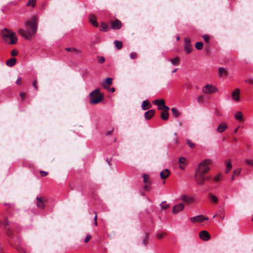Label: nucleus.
Here are the masks:
<instances>
[{"label":"nucleus","mask_w":253,"mask_h":253,"mask_svg":"<svg viewBox=\"0 0 253 253\" xmlns=\"http://www.w3.org/2000/svg\"><path fill=\"white\" fill-rule=\"evenodd\" d=\"M212 163L211 159H205L199 163L195 174V180L199 185H204L206 181L210 179V177L206 176L205 174L210 171V166Z\"/></svg>","instance_id":"f257e3e1"},{"label":"nucleus","mask_w":253,"mask_h":253,"mask_svg":"<svg viewBox=\"0 0 253 253\" xmlns=\"http://www.w3.org/2000/svg\"><path fill=\"white\" fill-rule=\"evenodd\" d=\"M38 26V19L37 17L34 16L31 19L28 20L25 24V28L29 30L20 29L18 30L19 34L26 40H31L37 33Z\"/></svg>","instance_id":"f03ea898"},{"label":"nucleus","mask_w":253,"mask_h":253,"mask_svg":"<svg viewBox=\"0 0 253 253\" xmlns=\"http://www.w3.org/2000/svg\"><path fill=\"white\" fill-rule=\"evenodd\" d=\"M1 36L3 39L7 43L13 44H15L17 42V38L14 32L10 30L5 28L1 31Z\"/></svg>","instance_id":"7ed1b4c3"},{"label":"nucleus","mask_w":253,"mask_h":253,"mask_svg":"<svg viewBox=\"0 0 253 253\" xmlns=\"http://www.w3.org/2000/svg\"><path fill=\"white\" fill-rule=\"evenodd\" d=\"M89 102L91 104H96L101 101L104 97L102 94L99 93V89L97 88L90 92Z\"/></svg>","instance_id":"20e7f679"},{"label":"nucleus","mask_w":253,"mask_h":253,"mask_svg":"<svg viewBox=\"0 0 253 253\" xmlns=\"http://www.w3.org/2000/svg\"><path fill=\"white\" fill-rule=\"evenodd\" d=\"M202 91L206 94H211L217 92L218 89L211 84H207L203 87Z\"/></svg>","instance_id":"39448f33"},{"label":"nucleus","mask_w":253,"mask_h":253,"mask_svg":"<svg viewBox=\"0 0 253 253\" xmlns=\"http://www.w3.org/2000/svg\"><path fill=\"white\" fill-rule=\"evenodd\" d=\"M110 24L111 25V28L114 30H119L122 27V23L121 21L117 19L111 21Z\"/></svg>","instance_id":"423d86ee"},{"label":"nucleus","mask_w":253,"mask_h":253,"mask_svg":"<svg viewBox=\"0 0 253 253\" xmlns=\"http://www.w3.org/2000/svg\"><path fill=\"white\" fill-rule=\"evenodd\" d=\"M240 90L238 88L234 89L231 93L232 99L235 102L240 101Z\"/></svg>","instance_id":"0eeeda50"},{"label":"nucleus","mask_w":253,"mask_h":253,"mask_svg":"<svg viewBox=\"0 0 253 253\" xmlns=\"http://www.w3.org/2000/svg\"><path fill=\"white\" fill-rule=\"evenodd\" d=\"M199 237L204 241H207L211 238L210 233L206 230H202L199 233Z\"/></svg>","instance_id":"6e6552de"},{"label":"nucleus","mask_w":253,"mask_h":253,"mask_svg":"<svg viewBox=\"0 0 253 253\" xmlns=\"http://www.w3.org/2000/svg\"><path fill=\"white\" fill-rule=\"evenodd\" d=\"M208 217H204L202 215H198L197 216L192 217L190 218L191 221L192 222H202L206 220H208Z\"/></svg>","instance_id":"1a4fd4ad"},{"label":"nucleus","mask_w":253,"mask_h":253,"mask_svg":"<svg viewBox=\"0 0 253 253\" xmlns=\"http://www.w3.org/2000/svg\"><path fill=\"white\" fill-rule=\"evenodd\" d=\"M164 110L161 113V118L162 120H167L169 117V107L168 106H164Z\"/></svg>","instance_id":"9d476101"},{"label":"nucleus","mask_w":253,"mask_h":253,"mask_svg":"<svg viewBox=\"0 0 253 253\" xmlns=\"http://www.w3.org/2000/svg\"><path fill=\"white\" fill-rule=\"evenodd\" d=\"M153 103L154 104L158 105V109L163 110L164 109V106H167L165 105V101L163 99H158L154 101Z\"/></svg>","instance_id":"9b49d317"},{"label":"nucleus","mask_w":253,"mask_h":253,"mask_svg":"<svg viewBox=\"0 0 253 253\" xmlns=\"http://www.w3.org/2000/svg\"><path fill=\"white\" fill-rule=\"evenodd\" d=\"M184 208V205L183 203H179L173 206L172 208V212L176 214L179 211H182Z\"/></svg>","instance_id":"f8f14e48"},{"label":"nucleus","mask_w":253,"mask_h":253,"mask_svg":"<svg viewBox=\"0 0 253 253\" xmlns=\"http://www.w3.org/2000/svg\"><path fill=\"white\" fill-rule=\"evenodd\" d=\"M181 200L187 204H191L195 201V199L193 197L187 195H183L181 197Z\"/></svg>","instance_id":"ddd939ff"},{"label":"nucleus","mask_w":253,"mask_h":253,"mask_svg":"<svg viewBox=\"0 0 253 253\" xmlns=\"http://www.w3.org/2000/svg\"><path fill=\"white\" fill-rule=\"evenodd\" d=\"M112 84V79L111 78H107L105 80L102 82V85L105 89L109 88V86Z\"/></svg>","instance_id":"4468645a"},{"label":"nucleus","mask_w":253,"mask_h":253,"mask_svg":"<svg viewBox=\"0 0 253 253\" xmlns=\"http://www.w3.org/2000/svg\"><path fill=\"white\" fill-rule=\"evenodd\" d=\"M178 164L180 169H184L187 164L186 159L184 157L179 158L178 159Z\"/></svg>","instance_id":"2eb2a0df"},{"label":"nucleus","mask_w":253,"mask_h":253,"mask_svg":"<svg viewBox=\"0 0 253 253\" xmlns=\"http://www.w3.org/2000/svg\"><path fill=\"white\" fill-rule=\"evenodd\" d=\"M37 207L41 209L42 210H43L45 207V205L44 203L43 200L41 198L39 197H37Z\"/></svg>","instance_id":"dca6fc26"},{"label":"nucleus","mask_w":253,"mask_h":253,"mask_svg":"<svg viewBox=\"0 0 253 253\" xmlns=\"http://www.w3.org/2000/svg\"><path fill=\"white\" fill-rule=\"evenodd\" d=\"M228 128L227 124L225 123H222L220 124L217 128V131L219 133H222L224 131Z\"/></svg>","instance_id":"f3484780"},{"label":"nucleus","mask_w":253,"mask_h":253,"mask_svg":"<svg viewBox=\"0 0 253 253\" xmlns=\"http://www.w3.org/2000/svg\"><path fill=\"white\" fill-rule=\"evenodd\" d=\"M228 75V71L225 68L219 67L218 68V76L219 77H227Z\"/></svg>","instance_id":"a211bd4d"},{"label":"nucleus","mask_w":253,"mask_h":253,"mask_svg":"<svg viewBox=\"0 0 253 253\" xmlns=\"http://www.w3.org/2000/svg\"><path fill=\"white\" fill-rule=\"evenodd\" d=\"M170 174L168 169H165L162 170L160 173V177L162 179H164L168 177Z\"/></svg>","instance_id":"6ab92c4d"},{"label":"nucleus","mask_w":253,"mask_h":253,"mask_svg":"<svg viewBox=\"0 0 253 253\" xmlns=\"http://www.w3.org/2000/svg\"><path fill=\"white\" fill-rule=\"evenodd\" d=\"M155 111L154 109L150 110L145 113V118L146 120L150 119L155 114Z\"/></svg>","instance_id":"aec40b11"},{"label":"nucleus","mask_w":253,"mask_h":253,"mask_svg":"<svg viewBox=\"0 0 253 253\" xmlns=\"http://www.w3.org/2000/svg\"><path fill=\"white\" fill-rule=\"evenodd\" d=\"M110 29L109 26L108 24L105 23L104 22H101L99 27V30L101 31L106 32L108 31Z\"/></svg>","instance_id":"412c9836"},{"label":"nucleus","mask_w":253,"mask_h":253,"mask_svg":"<svg viewBox=\"0 0 253 253\" xmlns=\"http://www.w3.org/2000/svg\"><path fill=\"white\" fill-rule=\"evenodd\" d=\"M89 20L94 27H97L98 26V22H97L96 17L94 15H90L89 16Z\"/></svg>","instance_id":"4be33fe9"},{"label":"nucleus","mask_w":253,"mask_h":253,"mask_svg":"<svg viewBox=\"0 0 253 253\" xmlns=\"http://www.w3.org/2000/svg\"><path fill=\"white\" fill-rule=\"evenodd\" d=\"M151 107V104H150L148 100H146L145 101H144L143 102H142V104L141 105V107H142V109L143 110H145L147 109H149L150 108V107Z\"/></svg>","instance_id":"5701e85b"},{"label":"nucleus","mask_w":253,"mask_h":253,"mask_svg":"<svg viewBox=\"0 0 253 253\" xmlns=\"http://www.w3.org/2000/svg\"><path fill=\"white\" fill-rule=\"evenodd\" d=\"M16 63V59L15 58H12L7 60L6 64L9 67H12L15 65Z\"/></svg>","instance_id":"b1692460"},{"label":"nucleus","mask_w":253,"mask_h":253,"mask_svg":"<svg viewBox=\"0 0 253 253\" xmlns=\"http://www.w3.org/2000/svg\"><path fill=\"white\" fill-rule=\"evenodd\" d=\"M65 50L67 51L74 52L77 54H79L82 52V51L80 49L76 48L67 47L65 48Z\"/></svg>","instance_id":"393cba45"},{"label":"nucleus","mask_w":253,"mask_h":253,"mask_svg":"<svg viewBox=\"0 0 253 253\" xmlns=\"http://www.w3.org/2000/svg\"><path fill=\"white\" fill-rule=\"evenodd\" d=\"M172 115L175 117L177 118L180 116V113L178 109L176 108H172L171 109Z\"/></svg>","instance_id":"a878e982"},{"label":"nucleus","mask_w":253,"mask_h":253,"mask_svg":"<svg viewBox=\"0 0 253 253\" xmlns=\"http://www.w3.org/2000/svg\"><path fill=\"white\" fill-rule=\"evenodd\" d=\"M235 118L236 120L242 121L243 119L242 113L240 111L237 112L235 115Z\"/></svg>","instance_id":"bb28decb"},{"label":"nucleus","mask_w":253,"mask_h":253,"mask_svg":"<svg viewBox=\"0 0 253 253\" xmlns=\"http://www.w3.org/2000/svg\"><path fill=\"white\" fill-rule=\"evenodd\" d=\"M184 50L187 54L190 53L192 50L191 44H185Z\"/></svg>","instance_id":"cd10ccee"},{"label":"nucleus","mask_w":253,"mask_h":253,"mask_svg":"<svg viewBox=\"0 0 253 253\" xmlns=\"http://www.w3.org/2000/svg\"><path fill=\"white\" fill-rule=\"evenodd\" d=\"M114 43L118 49H120L122 48L123 43L121 41H115Z\"/></svg>","instance_id":"c85d7f7f"},{"label":"nucleus","mask_w":253,"mask_h":253,"mask_svg":"<svg viewBox=\"0 0 253 253\" xmlns=\"http://www.w3.org/2000/svg\"><path fill=\"white\" fill-rule=\"evenodd\" d=\"M232 164H231V163L230 161H228L226 163V169H225V173H228L229 171L232 169Z\"/></svg>","instance_id":"c756f323"},{"label":"nucleus","mask_w":253,"mask_h":253,"mask_svg":"<svg viewBox=\"0 0 253 253\" xmlns=\"http://www.w3.org/2000/svg\"><path fill=\"white\" fill-rule=\"evenodd\" d=\"M142 243L144 245L146 246L148 244V235L146 234L143 237L142 240Z\"/></svg>","instance_id":"7c9ffc66"},{"label":"nucleus","mask_w":253,"mask_h":253,"mask_svg":"<svg viewBox=\"0 0 253 253\" xmlns=\"http://www.w3.org/2000/svg\"><path fill=\"white\" fill-rule=\"evenodd\" d=\"M143 182L144 183H151L150 181L149 176L147 174H143Z\"/></svg>","instance_id":"2f4dec72"},{"label":"nucleus","mask_w":253,"mask_h":253,"mask_svg":"<svg viewBox=\"0 0 253 253\" xmlns=\"http://www.w3.org/2000/svg\"><path fill=\"white\" fill-rule=\"evenodd\" d=\"M209 197L210 198V199H211V200L213 202L216 203L218 202V198L216 196H215L211 193L209 194Z\"/></svg>","instance_id":"473e14b6"},{"label":"nucleus","mask_w":253,"mask_h":253,"mask_svg":"<svg viewBox=\"0 0 253 253\" xmlns=\"http://www.w3.org/2000/svg\"><path fill=\"white\" fill-rule=\"evenodd\" d=\"M195 46L196 49L198 50H201L203 47V43L201 42H198L195 43Z\"/></svg>","instance_id":"72a5a7b5"},{"label":"nucleus","mask_w":253,"mask_h":253,"mask_svg":"<svg viewBox=\"0 0 253 253\" xmlns=\"http://www.w3.org/2000/svg\"><path fill=\"white\" fill-rule=\"evenodd\" d=\"M197 100L199 103L202 104L204 102L205 97L202 95H198Z\"/></svg>","instance_id":"f704fd0d"},{"label":"nucleus","mask_w":253,"mask_h":253,"mask_svg":"<svg viewBox=\"0 0 253 253\" xmlns=\"http://www.w3.org/2000/svg\"><path fill=\"white\" fill-rule=\"evenodd\" d=\"M170 61L173 65H177L179 62V59L178 57H176L173 59H170Z\"/></svg>","instance_id":"c9c22d12"},{"label":"nucleus","mask_w":253,"mask_h":253,"mask_svg":"<svg viewBox=\"0 0 253 253\" xmlns=\"http://www.w3.org/2000/svg\"><path fill=\"white\" fill-rule=\"evenodd\" d=\"M36 4V0H30L27 4V6L35 7Z\"/></svg>","instance_id":"e433bc0d"},{"label":"nucleus","mask_w":253,"mask_h":253,"mask_svg":"<svg viewBox=\"0 0 253 253\" xmlns=\"http://www.w3.org/2000/svg\"><path fill=\"white\" fill-rule=\"evenodd\" d=\"M161 207L162 209L166 210L169 207V205L166 203L165 201L163 202L160 204Z\"/></svg>","instance_id":"4c0bfd02"},{"label":"nucleus","mask_w":253,"mask_h":253,"mask_svg":"<svg viewBox=\"0 0 253 253\" xmlns=\"http://www.w3.org/2000/svg\"><path fill=\"white\" fill-rule=\"evenodd\" d=\"M145 185L143 187L144 190L146 191H149L151 189V183H145Z\"/></svg>","instance_id":"58836bf2"},{"label":"nucleus","mask_w":253,"mask_h":253,"mask_svg":"<svg viewBox=\"0 0 253 253\" xmlns=\"http://www.w3.org/2000/svg\"><path fill=\"white\" fill-rule=\"evenodd\" d=\"M138 55L135 52H132L130 53V57L132 59H135L137 58Z\"/></svg>","instance_id":"ea45409f"},{"label":"nucleus","mask_w":253,"mask_h":253,"mask_svg":"<svg viewBox=\"0 0 253 253\" xmlns=\"http://www.w3.org/2000/svg\"><path fill=\"white\" fill-rule=\"evenodd\" d=\"M187 143L190 148H194L195 147V144L189 139L187 140Z\"/></svg>","instance_id":"a19ab883"},{"label":"nucleus","mask_w":253,"mask_h":253,"mask_svg":"<svg viewBox=\"0 0 253 253\" xmlns=\"http://www.w3.org/2000/svg\"><path fill=\"white\" fill-rule=\"evenodd\" d=\"M167 235L166 232H162V233H159L157 235V238L158 239H162L164 236Z\"/></svg>","instance_id":"79ce46f5"},{"label":"nucleus","mask_w":253,"mask_h":253,"mask_svg":"<svg viewBox=\"0 0 253 253\" xmlns=\"http://www.w3.org/2000/svg\"><path fill=\"white\" fill-rule=\"evenodd\" d=\"M97 59H98V62L101 64L103 63L105 60V59L103 56H98Z\"/></svg>","instance_id":"37998d69"},{"label":"nucleus","mask_w":253,"mask_h":253,"mask_svg":"<svg viewBox=\"0 0 253 253\" xmlns=\"http://www.w3.org/2000/svg\"><path fill=\"white\" fill-rule=\"evenodd\" d=\"M203 38L204 40V41L207 42L208 43L210 39V36L208 35H205L203 36Z\"/></svg>","instance_id":"c03bdc74"},{"label":"nucleus","mask_w":253,"mask_h":253,"mask_svg":"<svg viewBox=\"0 0 253 253\" xmlns=\"http://www.w3.org/2000/svg\"><path fill=\"white\" fill-rule=\"evenodd\" d=\"M191 39L189 37H186L184 39V43L185 44H191Z\"/></svg>","instance_id":"a18cd8bd"},{"label":"nucleus","mask_w":253,"mask_h":253,"mask_svg":"<svg viewBox=\"0 0 253 253\" xmlns=\"http://www.w3.org/2000/svg\"><path fill=\"white\" fill-rule=\"evenodd\" d=\"M241 171V169L234 170L233 171V174H234L235 176H238L240 174Z\"/></svg>","instance_id":"49530a36"},{"label":"nucleus","mask_w":253,"mask_h":253,"mask_svg":"<svg viewBox=\"0 0 253 253\" xmlns=\"http://www.w3.org/2000/svg\"><path fill=\"white\" fill-rule=\"evenodd\" d=\"M245 162L247 164L253 166V160L250 159H246Z\"/></svg>","instance_id":"de8ad7c7"},{"label":"nucleus","mask_w":253,"mask_h":253,"mask_svg":"<svg viewBox=\"0 0 253 253\" xmlns=\"http://www.w3.org/2000/svg\"><path fill=\"white\" fill-rule=\"evenodd\" d=\"M19 95L21 98V100L22 101H23L24 100H25V99L26 98V95L25 93L23 92H21L20 93H19Z\"/></svg>","instance_id":"09e8293b"},{"label":"nucleus","mask_w":253,"mask_h":253,"mask_svg":"<svg viewBox=\"0 0 253 253\" xmlns=\"http://www.w3.org/2000/svg\"><path fill=\"white\" fill-rule=\"evenodd\" d=\"M91 238V235L89 234H87L86 236V237L84 239V243H87L90 240Z\"/></svg>","instance_id":"8fccbe9b"},{"label":"nucleus","mask_w":253,"mask_h":253,"mask_svg":"<svg viewBox=\"0 0 253 253\" xmlns=\"http://www.w3.org/2000/svg\"><path fill=\"white\" fill-rule=\"evenodd\" d=\"M94 214H95V216H94V224L95 226H96L97 225V213L96 211H94Z\"/></svg>","instance_id":"3c124183"},{"label":"nucleus","mask_w":253,"mask_h":253,"mask_svg":"<svg viewBox=\"0 0 253 253\" xmlns=\"http://www.w3.org/2000/svg\"><path fill=\"white\" fill-rule=\"evenodd\" d=\"M33 86L36 90H38V82H37V80H35L33 82Z\"/></svg>","instance_id":"603ef678"},{"label":"nucleus","mask_w":253,"mask_h":253,"mask_svg":"<svg viewBox=\"0 0 253 253\" xmlns=\"http://www.w3.org/2000/svg\"><path fill=\"white\" fill-rule=\"evenodd\" d=\"M18 54V51L16 49H13L11 52V54L13 56H16Z\"/></svg>","instance_id":"864d4df0"},{"label":"nucleus","mask_w":253,"mask_h":253,"mask_svg":"<svg viewBox=\"0 0 253 253\" xmlns=\"http://www.w3.org/2000/svg\"><path fill=\"white\" fill-rule=\"evenodd\" d=\"M220 177L221 175L218 174L214 178V180L216 182L219 181L220 179Z\"/></svg>","instance_id":"5fc2aeb1"},{"label":"nucleus","mask_w":253,"mask_h":253,"mask_svg":"<svg viewBox=\"0 0 253 253\" xmlns=\"http://www.w3.org/2000/svg\"><path fill=\"white\" fill-rule=\"evenodd\" d=\"M40 172L42 176H45L47 175V172L43 170H41Z\"/></svg>","instance_id":"6e6d98bb"},{"label":"nucleus","mask_w":253,"mask_h":253,"mask_svg":"<svg viewBox=\"0 0 253 253\" xmlns=\"http://www.w3.org/2000/svg\"><path fill=\"white\" fill-rule=\"evenodd\" d=\"M219 213L220 214V217L221 219L223 220L224 216H225L224 213L220 211H219Z\"/></svg>","instance_id":"4d7b16f0"},{"label":"nucleus","mask_w":253,"mask_h":253,"mask_svg":"<svg viewBox=\"0 0 253 253\" xmlns=\"http://www.w3.org/2000/svg\"><path fill=\"white\" fill-rule=\"evenodd\" d=\"M113 131H114V128H112L111 130L107 131V132H105V135H111Z\"/></svg>","instance_id":"13d9d810"},{"label":"nucleus","mask_w":253,"mask_h":253,"mask_svg":"<svg viewBox=\"0 0 253 253\" xmlns=\"http://www.w3.org/2000/svg\"><path fill=\"white\" fill-rule=\"evenodd\" d=\"M16 84L18 85H20L22 83V80L20 78H18L16 82Z\"/></svg>","instance_id":"bf43d9fd"},{"label":"nucleus","mask_w":253,"mask_h":253,"mask_svg":"<svg viewBox=\"0 0 253 253\" xmlns=\"http://www.w3.org/2000/svg\"><path fill=\"white\" fill-rule=\"evenodd\" d=\"M3 224L5 226H6L8 225V224H9V222H8V220H7V219H5V220L3 221Z\"/></svg>","instance_id":"052dcab7"},{"label":"nucleus","mask_w":253,"mask_h":253,"mask_svg":"<svg viewBox=\"0 0 253 253\" xmlns=\"http://www.w3.org/2000/svg\"><path fill=\"white\" fill-rule=\"evenodd\" d=\"M246 82L248 83L251 84H253V79H251V80H249L248 81L246 80Z\"/></svg>","instance_id":"680f3d73"},{"label":"nucleus","mask_w":253,"mask_h":253,"mask_svg":"<svg viewBox=\"0 0 253 253\" xmlns=\"http://www.w3.org/2000/svg\"><path fill=\"white\" fill-rule=\"evenodd\" d=\"M109 89V90L111 92H114L115 91V88L113 87V88H108Z\"/></svg>","instance_id":"e2e57ef3"},{"label":"nucleus","mask_w":253,"mask_h":253,"mask_svg":"<svg viewBox=\"0 0 253 253\" xmlns=\"http://www.w3.org/2000/svg\"><path fill=\"white\" fill-rule=\"evenodd\" d=\"M19 253H27L24 249H21L19 251Z\"/></svg>","instance_id":"0e129e2a"},{"label":"nucleus","mask_w":253,"mask_h":253,"mask_svg":"<svg viewBox=\"0 0 253 253\" xmlns=\"http://www.w3.org/2000/svg\"><path fill=\"white\" fill-rule=\"evenodd\" d=\"M4 205L5 206H8L9 208H12L13 207V206L11 205L10 204L4 203Z\"/></svg>","instance_id":"69168bd1"},{"label":"nucleus","mask_w":253,"mask_h":253,"mask_svg":"<svg viewBox=\"0 0 253 253\" xmlns=\"http://www.w3.org/2000/svg\"><path fill=\"white\" fill-rule=\"evenodd\" d=\"M111 160V159H107V160H106V161L107 162V163H108V164L109 165H111V163H110Z\"/></svg>","instance_id":"338daca9"},{"label":"nucleus","mask_w":253,"mask_h":253,"mask_svg":"<svg viewBox=\"0 0 253 253\" xmlns=\"http://www.w3.org/2000/svg\"><path fill=\"white\" fill-rule=\"evenodd\" d=\"M239 126H238L237 127H236L235 130H234V133H236L238 131V129L239 128Z\"/></svg>","instance_id":"774afa93"}]
</instances>
